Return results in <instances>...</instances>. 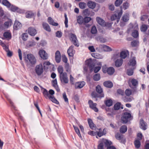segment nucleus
<instances>
[{"mask_svg":"<svg viewBox=\"0 0 149 149\" xmlns=\"http://www.w3.org/2000/svg\"><path fill=\"white\" fill-rule=\"evenodd\" d=\"M86 64L87 66H84V73H85L87 72L88 69V67H89L91 72H92L93 70L94 67L95 66L92 61L90 60H87L86 61Z\"/></svg>","mask_w":149,"mask_h":149,"instance_id":"nucleus-1","label":"nucleus"},{"mask_svg":"<svg viewBox=\"0 0 149 149\" xmlns=\"http://www.w3.org/2000/svg\"><path fill=\"white\" fill-rule=\"evenodd\" d=\"M132 119L131 114L127 112H124L121 118V121L122 123H126Z\"/></svg>","mask_w":149,"mask_h":149,"instance_id":"nucleus-2","label":"nucleus"},{"mask_svg":"<svg viewBox=\"0 0 149 149\" xmlns=\"http://www.w3.org/2000/svg\"><path fill=\"white\" fill-rule=\"evenodd\" d=\"M120 9L121 10L120 11H119L118 10L115 11L114 14L111 16V19L112 21L116 20L117 22H119L123 13L121 6L120 7Z\"/></svg>","mask_w":149,"mask_h":149,"instance_id":"nucleus-3","label":"nucleus"},{"mask_svg":"<svg viewBox=\"0 0 149 149\" xmlns=\"http://www.w3.org/2000/svg\"><path fill=\"white\" fill-rule=\"evenodd\" d=\"M25 61L29 62L32 65L35 64L36 63V59L33 55L31 54H27L26 57L25 58Z\"/></svg>","mask_w":149,"mask_h":149,"instance_id":"nucleus-4","label":"nucleus"},{"mask_svg":"<svg viewBox=\"0 0 149 149\" xmlns=\"http://www.w3.org/2000/svg\"><path fill=\"white\" fill-rule=\"evenodd\" d=\"M60 79L62 83L67 84L69 80L67 74L65 72L62 74H59Z\"/></svg>","mask_w":149,"mask_h":149,"instance_id":"nucleus-5","label":"nucleus"},{"mask_svg":"<svg viewBox=\"0 0 149 149\" xmlns=\"http://www.w3.org/2000/svg\"><path fill=\"white\" fill-rule=\"evenodd\" d=\"M35 70L36 73L38 75H40L43 71V66L42 64H40L37 65L35 67Z\"/></svg>","mask_w":149,"mask_h":149,"instance_id":"nucleus-6","label":"nucleus"},{"mask_svg":"<svg viewBox=\"0 0 149 149\" xmlns=\"http://www.w3.org/2000/svg\"><path fill=\"white\" fill-rule=\"evenodd\" d=\"M70 39L76 46L78 47L79 46V43L77 39L76 36L73 34L71 33L70 35Z\"/></svg>","mask_w":149,"mask_h":149,"instance_id":"nucleus-7","label":"nucleus"},{"mask_svg":"<svg viewBox=\"0 0 149 149\" xmlns=\"http://www.w3.org/2000/svg\"><path fill=\"white\" fill-rule=\"evenodd\" d=\"M89 107L90 108L93 110L95 112H98V110L96 107L97 104L95 103H93L92 101L90 100L88 102Z\"/></svg>","mask_w":149,"mask_h":149,"instance_id":"nucleus-8","label":"nucleus"},{"mask_svg":"<svg viewBox=\"0 0 149 149\" xmlns=\"http://www.w3.org/2000/svg\"><path fill=\"white\" fill-rule=\"evenodd\" d=\"M39 54L40 57L44 59H46L48 58L47 53L45 51L43 50H40L39 52Z\"/></svg>","mask_w":149,"mask_h":149,"instance_id":"nucleus-9","label":"nucleus"},{"mask_svg":"<svg viewBox=\"0 0 149 149\" xmlns=\"http://www.w3.org/2000/svg\"><path fill=\"white\" fill-rule=\"evenodd\" d=\"M28 32L29 34L31 36H34L37 33L36 29L33 27L29 28L28 29Z\"/></svg>","mask_w":149,"mask_h":149,"instance_id":"nucleus-10","label":"nucleus"},{"mask_svg":"<svg viewBox=\"0 0 149 149\" xmlns=\"http://www.w3.org/2000/svg\"><path fill=\"white\" fill-rule=\"evenodd\" d=\"M85 84L84 81H82L76 82L75 84V88L76 89H80L83 88Z\"/></svg>","mask_w":149,"mask_h":149,"instance_id":"nucleus-11","label":"nucleus"},{"mask_svg":"<svg viewBox=\"0 0 149 149\" xmlns=\"http://www.w3.org/2000/svg\"><path fill=\"white\" fill-rule=\"evenodd\" d=\"M134 29H135V30L133 32L132 36L134 38H136L139 36V33L137 30L138 29V27L137 24H136L135 25Z\"/></svg>","mask_w":149,"mask_h":149,"instance_id":"nucleus-12","label":"nucleus"},{"mask_svg":"<svg viewBox=\"0 0 149 149\" xmlns=\"http://www.w3.org/2000/svg\"><path fill=\"white\" fill-rule=\"evenodd\" d=\"M74 46H70L67 51V53L69 56H72L75 53V50L73 49Z\"/></svg>","mask_w":149,"mask_h":149,"instance_id":"nucleus-13","label":"nucleus"},{"mask_svg":"<svg viewBox=\"0 0 149 149\" xmlns=\"http://www.w3.org/2000/svg\"><path fill=\"white\" fill-rule=\"evenodd\" d=\"M99 48L105 52H109L112 51V49L109 47L104 45H101L99 46Z\"/></svg>","mask_w":149,"mask_h":149,"instance_id":"nucleus-14","label":"nucleus"},{"mask_svg":"<svg viewBox=\"0 0 149 149\" xmlns=\"http://www.w3.org/2000/svg\"><path fill=\"white\" fill-rule=\"evenodd\" d=\"M55 59L57 63H59L60 62L61 55L59 51H56L55 53Z\"/></svg>","mask_w":149,"mask_h":149,"instance_id":"nucleus-15","label":"nucleus"},{"mask_svg":"<svg viewBox=\"0 0 149 149\" xmlns=\"http://www.w3.org/2000/svg\"><path fill=\"white\" fill-rule=\"evenodd\" d=\"M97 23L102 26H104L106 25L104 21L100 17H97L96 18Z\"/></svg>","mask_w":149,"mask_h":149,"instance_id":"nucleus-16","label":"nucleus"},{"mask_svg":"<svg viewBox=\"0 0 149 149\" xmlns=\"http://www.w3.org/2000/svg\"><path fill=\"white\" fill-rule=\"evenodd\" d=\"M96 90L98 93L101 94L100 95V97H104V94L102 93V89L100 86L98 85L96 87Z\"/></svg>","mask_w":149,"mask_h":149,"instance_id":"nucleus-17","label":"nucleus"},{"mask_svg":"<svg viewBox=\"0 0 149 149\" xmlns=\"http://www.w3.org/2000/svg\"><path fill=\"white\" fill-rule=\"evenodd\" d=\"M140 128L143 130H146L147 128V126L146 123H145L143 119L140 120Z\"/></svg>","mask_w":149,"mask_h":149,"instance_id":"nucleus-18","label":"nucleus"},{"mask_svg":"<svg viewBox=\"0 0 149 149\" xmlns=\"http://www.w3.org/2000/svg\"><path fill=\"white\" fill-rule=\"evenodd\" d=\"M22 26V25L19 22L16 20L14 25V28L15 29L17 30L20 28Z\"/></svg>","mask_w":149,"mask_h":149,"instance_id":"nucleus-19","label":"nucleus"},{"mask_svg":"<svg viewBox=\"0 0 149 149\" xmlns=\"http://www.w3.org/2000/svg\"><path fill=\"white\" fill-rule=\"evenodd\" d=\"M42 25L44 29L46 31L49 32H50L51 31V28L47 23L43 22L42 24Z\"/></svg>","mask_w":149,"mask_h":149,"instance_id":"nucleus-20","label":"nucleus"},{"mask_svg":"<svg viewBox=\"0 0 149 149\" xmlns=\"http://www.w3.org/2000/svg\"><path fill=\"white\" fill-rule=\"evenodd\" d=\"M128 54L129 52L128 51L125 50L122 51L120 52V57L122 58H125L127 57Z\"/></svg>","mask_w":149,"mask_h":149,"instance_id":"nucleus-21","label":"nucleus"},{"mask_svg":"<svg viewBox=\"0 0 149 149\" xmlns=\"http://www.w3.org/2000/svg\"><path fill=\"white\" fill-rule=\"evenodd\" d=\"M123 60L120 58L117 60L115 62V66L117 67L120 66L122 64Z\"/></svg>","mask_w":149,"mask_h":149,"instance_id":"nucleus-22","label":"nucleus"},{"mask_svg":"<svg viewBox=\"0 0 149 149\" xmlns=\"http://www.w3.org/2000/svg\"><path fill=\"white\" fill-rule=\"evenodd\" d=\"M47 20L48 22L50 24L54 26H57L58 25V23L54 22V20L50 17H49L48 18Z\"/></svg>","mask_w":149,"mask_h":149,"instance_id":"nucleus-23","label":"nucleus"},{"mask_svg":"<svg viewBox=\"0 0 149 149\" xmlns=\"http://www.w3.org/2000/svg\"><path fill=\"white\" fill-rule=\"evenodd\" d=\"M52 84L53 86H54L55 88L56 89V91L58 92L60 91V89L58 87V85H57V81L56 79L53 80L52 81Z\"/></svg>","mask_w":149,"mask_h":149,"instance_id":"nucleus-24","label":"nucleus"},{"mask_svg":"<svg viewBox=\"0 0 149 149\" xmlns=\"http://www.w3.org/2000/svg\"><path fill=\"white\" fill-rule=\"evenodd\" d=\"M87 5L89 8L93 9L95 7L96 3L94 2L89 1L88 2Z\"/></svg>","mask_w":149,"mask_h":149,"instance_id":"nucleus-25","label":"nucleus"},{"mask_svg":"<svg viewBox=\"0 0 149 149\" xmlns=\"http://www.w3.org/2000/svg\"><path fill=\"white\" fill-rule=\"evenodd\" d=\"M136 61L135 57H133L130 59L129 63L130 65L134 66L136 65Z\"/></svg>","mask_w":149,"mask_h":149,"instance_id":"nucleus-26","label":"nucleus"},{"mask_svg":"<svg viewBox=\"0 0 149 149\" xmlns=\"http://www.w3.org/2000/svg\"><path fill=\"white\" fill-rule=\"evenodd\" d=\"M127 126L125 125H123L120 127V132L121 133L124 134L127 131Z\"/></svg>","mask_w":149,"mask_h":149,"instance_id":"nucleus-27","label":"nucleus"},{"mask_svg":"<svg viewBox=\"0 0 149 149\" xmlns=\"http://www.w3.org/2000/svg\"><path fill=\"white\" fill-rule=\"evenodd\" d=\"M84 18L82 17L79 16L77 17V22L79 24H84Z\"/></svg>","mask_w":149,"mask_h":149,"instance_id":"nucleus-28","label":"nucleus"},{"mask_svg":"<svg viewBox=\"0 0 149 149\" xmlns=\"http://www.w3.org/2000/svg\"><path fill=\"white\" fill-rule=\"evenodd\" d=\"M103 84L105 86L108 88H111L113 86L112 83L109 81L104 82Z\"/></svg>","mask_w":149,"mask_h":149,"instance_id":"nucleus-29","label":"nucleus"},{"mask_svg":"<svg viewBox=\"0 0 149 149\" xmlns=\"http://www.w3.org/2000/svg\"><path fill=\"white\" fill-rule=\"evenodd\" d=\"M102 142L107 147L110 146L112 143L110 141L105 139H103L102 141Z\"/></svg>","mask_w":149,"mask_h":149,"instance_id":"nucleus-30","label":"nucleus"},{"mask_svg":"<svg viewBox=\"0 0 149 149\" xmlns=\"http://www.w3.org/2000/svg\"><path fill=\"white\" fill-rule=\"evenodd\" d=\"M88 122L90 128L92 130H94L95 128V127L92 120L91 119H88Z\"/></svg>","mask_w":149,"mask_h":149,"instance_id":"nucleus-31","label":"nucleus"},{"mask_svg":"<svg viewBox=\"0 0 149 149\" xmlns=\"http://www.w3.org/2000/svg\"><path fill=\"white\" fill-rule=\"evenodd\" d=\"M48 98L53 103L56 104H59L58 102L55 98L53 95H51Z\"/></svg>","mask_w":149,"mask_h":149,"instance_id":"nucleus-32","label":"nucleus"},{"mask_svg":"<svg viewBox=\"0 0 149 149\" xmlns=\"http://www.w3.org/2000/svg\"><path fill=\"white\" fill-rule=\"evenodd\" d=\"M34 15V13L32 11H29L27 12L26 13V17L27 18H31Z\"/></svg>","mask_w":149,"mask_h":149,"instance_id":"nucleus-33","label":"nucleus"},{"mask_svg":"<svg viewBox=\"0 0 149 149\" xmlns=\"http://www.w3.org/2000/svg\"><path fill=\"white\" fill-rule=\"evenodd\" d=\"M12 24V22L11 19H9L8 21L5 22L4 24V26L6 28H8Z\"/></svg>","mask_w":149,"mask_h":149,"instance_id":"nucleus-34","label":"nucleus"},{"mask_svg":"<svg viewBox=\"0 0 149 149\" xmlns=\"http://www.w3.org/2000/svg\"><path fill=\"white\" fill-rule=\"evenodd\" d=\"M115 137L118 140H120L123 139V135L120 134L119 133H117L115 134Z\"/></svg>","mask_w":149,"mask_h":149,"instance_id":"nucleus-35","label":"nucleus"},{"mask_svg":"<svg viewBox=\"0 0 149 149\" xmlns=\"http://www.w3.org/2000/svg\"><path fill=\"white\" fill-rule=\"evenodd\" d=\"M107 73L109 75L112 74L115 72L114 68L112 67H110L108 68Z\"/></svg>","mask_w":149,"mask_h":149,"instance_id":"nucleus-36","label":"nucleus"},{"mask_svg":"<svg viewBox=\"0 0 149 149\" xmlns=\"http://www.w3.org/2000/svg\"><path fill=\"white\" fill-rule=\"evenodd\" d=\"M1 1H2V3L4 5L8 7H10V4L7 0H1Z\"/></svg>","mask_w":149,"mask_h":149,"instance_id":"nucleus-37","label":"nucleus"},{"mask_svg":"<svg viewBox=\"0 0 149 149\" xmlns=\"http://www.w3.org/2000/svg\"><path fill=\"white\" fill-rule=\"evenodd\" d=\"M43 89V91L42 93L44 95L46 98H48L49 96L51 95L49 94L48 92L46 89L44 88Z\"/></svg>","mask_w":149,"mask_h":149,"instance_id":"nucleus-38","label":"nucleus"},{"mask_svg":"<svg viewBox=\"0 0 149 149\" xmlns=\"http://www.w3.org/2000/svg\"><path fill=\"white\" fill-rule=\"evenodd\" d=\"M134 144L135 147L137 148H139L141 146L140 141L138 139H136L134 141Z\"/></svg>","mask_w":149,"mask_h":149,"instance_id":"nucleus-39","label":"nucleus"},{"mask_svg":"<svg viewBox=\"0 0 149 149\" xmlns=\"http://www.w3.org/2000/svg\"><path fill=\"white\" fill-rule=\"evenodd\" d=\"M3 36L5 38L8 39H10L11 38L10 33L8 32H5L3 34Z\"/></svg>","mask_w":149,"mask_h":149,"instance_id":"nucleus-40","label":"nucleus"},{"mask_svg":"<svg viewBox=\"0 0 149 149\" xmlns=\"http://www.w3.org/2000/svg\"><path fill=\"white\" fill-rule=\"evenodd\" d=\"M73 127L76 133L77 134L80 138H81L82 137L80 133L79 129L78 127L75 126L74 125H73Z\"/></svg>","mask_w":149,"mask_h":149,"instance_id":"nucleus-41","label":"nucleus"},{"mask_svg":"<svg viewBox=\"0 0 149 149\" xmlns=\"http://www.w3.org/2000/svg\"><path fill=\"white\" fill-rule=\"evenodd\" d=\"M91 20V18L90 17H86L84 18V24H85L86 23H88Z\"/></svg>","mask_w":149,"mask_h":149,"instance_id":"nucleus-42","label":"nucleus"},{"mask_svg":"<svg viewBox=\"0 0 149 149\" xmlns=\"http://www.w3.org/2000/svg\"><path fill=\"white\" fill-rule=\"evenodd\" d=\"M112 101L111 100H108L105 101V104L107 106L110 107L112 105Z\"/></svg>","mask_w":149,"mask_h":149,"instance_id":"nucleus-43","label":"nucleus"},{"mask_svg":"<svg viewBox=\"0 0 149 149\" xmlns=\"http://www.w3.org/2000/svg\"><path fill=\"white\" fill-rule=\"evenodd\" d=\"M100 78V74H95L93 77V79L95 81H98Z\"/></svg>","mask_w":149,"mask_h":149,"instance_id":"nucleus-44","label":"nucleus"},{"mask_svg":"<svg viewBox=\"0 0 149 149\" xmlns=\"http://www.w3.org/2000/svg\"><path fill=\"white\" fill-rule=\"evenodd\" d=\"M123 0H116L115 2V5L116 6H119L122 3Z\"/></svg>","mask_w":149,"mask_h":149,"instance_id":"nucleus-45","label":"nucleus"},{"mask_svg":"<svg viewBox=\"0 0 149 149\" xmlns=\"http://www.w3.org/2000/svg\"><path fill=\"white\" fill-rule=\"evenodd\" d=\"M58 71L60 74H62L65 73V72H63V68L61 66H58Z\"/></svg>","mask_w":149,"mask_h":149,"instance_id":"nucleus-46","label":"nucleus"},{"mask_svg":"<svg viewBox=\"0 0 149 149\" xmlns=\"http://www.w3.org/2000/svg\"><path fill=\"white\" fill-rule=\"evenodd\" d=\"M51 64V63L49 61L44 62L43 64L44 69H47L48 68V66Z\"/></svg>","mask_w":149,"mask_h":149,"instance_id":"nucleus-47","label":"nucleus"},{"mask_svg":"<svg viewBox=\"0 0 149 149\" xmlns=\"http://www.w3.org/2000/svg\"><path fill=\"white\" fill-rule=\"evenodd\" d=\"M91 32L93 34H95L97 33V30L95 26H92L91 30Z\"/></svg>","mask_w":149,"mask_h":149,"instance_id":"nucleus-48","label":"nucleus"},{"mask_svg":"<svg viewBox=\"0 0 149 149\" xmlns=\"http://www.w3.org/2000/svg\"><path fill=\"white\" fill-rule=\"evenodd\" d=\"M79 6L81 9H84L86 6V4L84 2H80L79 3Z\"/></svg>","mask_w":149,"mask_h":149,"instance_id":"nucleus-49","label":"nucleus"},{"mask_svg":"<svg viewBox=\"0 0 149 149\" xmlns=\"http://www.w3.org/2000/svg\"><path fill=\"white\" fill-rule=\"evenodd\" d=\"M131 83L132 85L134 86H136L138 84L137 81L135 79H133L131 80Z\"/></svg>","mask_w":149,"mask_h":149,"instance_id":"nucleus-50","label":"nucleus"},{"mask_svg":"<svg viewBox=\"0 0 149 149\" xmlns=\"http://www.w3.org/2000/svg\"><path fill=\"white\" fill-rule=\"evenodd\" d=\"M129 18V15L126 14L123 16L122 17V19L124 21L126 22L128 20Z\"/></svg>","mask_w":149,"mask_h":149,"instance_id":"nucleus-51","label":"nucleus"},{"mask_svg":"<svg viewBox=\"0 0 149 149\" xmlns=\"http://www.w3.org/2000/svg\"><path fill=\"white\" fill-rule=\"evenodd\" d=\"M148 29L147 26L145 24L142 25L141 28V31L145 32Z\"/></svg>","mask_w":149,"mask_h":149,"instance_id":"nucleus-52","label":"nucleus"},{"mask_svg":"<svg viewBox=\"0 0 149 149\" xmlns=\"http://www.w3.org/2000/svg\"><path fill=\"white\" fill-rule=\"evenodd\" d=\"M28 36L27 33H24L22 35V38L24 41H26L27 39Z\"/></svg>","mask_w":149,"mask_h":149,"instance_id":"nucleus-53","label":"nucleus"},{"mask_svg":"<svg viewBox=\"0 0 149 149\" xmlns=\"http://www.w3.org/2000/svg\"><path fill=\"white\" fill-rule=\"evenodd\" d=\"M123 9L125 10L128 8L129 6V4L127 2H125L123 3Z\"/></svg>","mask_w":149,"mask_h":149,"instance_id":"nucleus-54","label":"nucleus"},{"mask_svg":"<svg viewBox=\"0 0 149 149\" xmlns=\"http://www.w3.org/2000/svg\"><path fill=\"white\" fill-rule=\"evenodd\" d=\"M91 56L93 57L96 58H100L99 54L97 53H93L91 54Z\"/></svg>","mask_w":149,"mask_h":149,"instance_id":"nucleus-55","label":"nucleus"},{"mask_svg":"<svg viewBox=\"0 0 149 149\" xmlns=\"http://www.w3.org/2000/svg\"><path fill=\"white\" fill-rule=\"evenodd\" d=\"M36 42L34 41L29 42L27 44V46L28 47H31L36 45Z\"/></svg>","mask_w":149,"mask_h":149,"instance_id":"nucleus-56","label":"nucleus"},{"mask_svg":"<svg viewBox=\"0 0 149 149\" xmlns=\"http://www.w3.org/2000/svg\"><path fill=\"white\" fill-rule=\"evenodd\" d=\"M64 17H65V21L64 23L65 24V26L67 28L68 27V19L67 17V15L65 13L64 14Z\"/></svg>","mask_w":149,"mask_h":149,"instance_id":"nucleus-57","label":"nucleus"},{"mask_svg":"<svg viewBox=\"0 0 149 149\" xmlns=\"http://www.w3.org/2000/svg\"><path fill=\"white\" fill-rule=\"evenodd\" d=\"M18 9V8L17 7L14 6H12L10 7V10H11L13 12L17 11V10Z\"/></svg>","mask_w":149,"mask_h":149,"instance_id":"nucleus-58","label":"nucleus"},{"mask_svg":"<svg viewBox=\"0 0 149 149\" xmlns=\"http://www.w3.org/2000/svg\"><path fill=\"white\" fill-rule=\"evenodd\" d=\"M120 103L119 102L117 103H116L114 106V109L116 110H117L119 109L120 107Z\"/></svg>","mask_w":149,"mask_h":149,"instance_id":"nucleus-59","label":"nucleus"},{"mask_svg":"<svg viewBox=\"0 0 149 149\" xmlns=\"http://www.w3.org/2000/svg\"><path fill=\"white\" fill-rule=\"evenodd\" d=\"M125 93L126 95L129 96L132 94V91L130 90L127 89L125 90Z\"/></svg>","mask_w":149,"mask_h":149,"instance_id":"nucleus-60","label":"nucleus"},{"mask_svg":"<svg viewBox=\"0 0 149 149\" xmlns=\"http://www.w3.org/2000/svg\"><path fill=\"white\" fill-rule=\"evenodd\" d=\"M131 44L133 47H135L138 45V42L136 40H134L131 42Z\"/></svg>","mask_w":149,"mask_h":149,"instance_id":"nucleus-61","label":"nucleus"},{"mask_svg":"<svg viewBox=\"0 0 149 149\" xmlns=\"http://www.w3.org/2000/svg\"><path fill=\"white\" fill-rule=\"evenodd\" d=\"M127 74L129 76L132 75L133 74V70L132 69H128L127 71Z\"/></svg>","mask_w":149,"mask_h":149,"instance_id":"nucleus-62","label":"nucleus"},{"mask_svg":"<svg viewBox=\"0 0 149 149\" xmlns=\"http://www.w3.org/2000/svg\"><path fill=\"white\" fill-rule=\"evenodd\" d=\"M63 99H64L65 101L66 102L68 103V99L65 93H64L63 94Z\"/></svg>","mask_w":149,"mask_h":149,"instance_id":"nucleus-63","label":"nucleus"},{"mask_svg":"<svg viewBox=\"0 0 149 149\" xmlns=\"http://www.w3.org/2000/svg\"><path fill=\"white\" fill-rule=\"evenodd\" d=\"M62 35V33L59 31H58L56 33V36L58 38H61Z\"/></svg>","mask_w":149,"mask_h":149,"instance_id":"nucleus-64","label":"nucleus"}]
</instances>
